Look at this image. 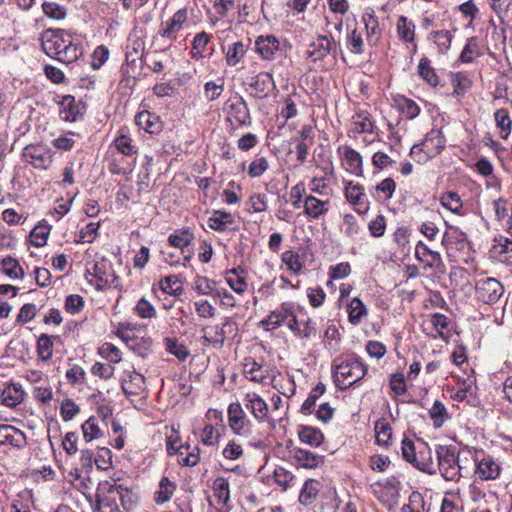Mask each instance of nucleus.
I'll return each mask as SVG.
<instances>
[{
  "label": "nucleus",
  "instance_id": "6e6d98bb",
  "mask_svg": "<svg viewBox=\"0 0 512 512\" xmlns=\"http://www.w3.org/2000/svg\"><path fill=\"white\" fill-rule=\"evenodd\" d=\"M480 55L481 51L477 40L475 37H471L467 40V43L460 54V60L464 63H470Z\"/></svg>",
  "mask_w": 512,
  "mask_h": 512
},
{
  "label": "nucleus",
  "instance_id": "393cba45",
  "mask_svg": "<svg viewBox=\"0 0 512 512\" xmlns=\"http://www.w3.org/2000/svg\"><path fill=\"white\" fill-rule=\"evenodd\" d=\"M136 124L150 134L159 133L162 130V122L159 117L149 111L139 112L135 117Z\"/></svg>",
  "mask_w": 512,
  "mask_h": 512
},
{
  "label": "nucleus",
  "instance_id": "2eb2a0df",
  "mask_svg": "<svg viewBox=\"0 0 512 512\" xmlns=\"http://www.w3.org/2000/svg\"><path fill=\"white\" fill-rule=\"evenodd\" d=\"M337 152L340 158L345 162L346 170L352 174L357 176H362L363 174V166H362V156L355 149L350 146L343 145L339 146Z\"/></svg>",
  "mask_w": 512,
  "mask_h": 512
},
{
  "label": "nucleus",
  "instance_id": "9d476101",
  "mask_svg": "<svg viewBox=\"0 0 512 512\" xmlns=\"http://www.w3.org/2000/svg\"><path fill=\"white\" fill-rule=\"evenodd\" d=\"M336 42L332 36L319 35L309 46L307 55L313 62L322 61L330 53H336Z\"/></svg>",
  "mask_w": 512,
  "mask_h": 512
},
{
  "label": "nucleus",
  "instance_id": "a19ab883",
  "mask_svg": "<svg viewBox=\"0 0 512 512\" xmlns=\"http://www.w3.org/2000/svg\"><path fill=\"white\" fill-rule=\"evenodd\" d=\"M397 32L401 40L411 43L414 41L415 25L407 17L400 16L397 21Z\"/></svg>",
  "mask_w": 512,
  "mask_h": 512
},
{
  "label": "nucleus",
  "instance_id": "603ef678",
  "mask_svg": "<svg viewBox=\"0 0 512 512\" xmlns=\"http://www.w3.org/2000/svg\"><path fill=\"white\" fill-rule=\"evenodd\" d=\"M160 288L163 292L173 296H179L183 292V288L180 285V281L178 277L175 275H169L164 277L160 281Z\"/></svg>",
  "mask_w": 512,
  "mask_h": 512
},
{
  "label": "nucleus",
  "instance_id": "20e7f679",
  "mask_svg": "<svg viewBox=\"0 0 512 512\" xmlns=\"http://www.w3.org/2000/svg\"><path fill=\"white\" fill-rule=\"evenodd\" d=\"M118 493L119 488L115 481L101 482L97 489L93 512H103V508L109 509L110 512H123L119 506Z\"/></svg>",
  "mask_w": 512,
  "mask_h": 512
},
{
  "label": "nucleus",
  "instance_id": "3c124183",
  "mask_svg": "<svg viewBox=\"0 0 512 512\" xmlns=\"http://www.w3.org/2000/svg\"><path fill=\"white\" fill-rule=\"evenodd\" d=\"M194 290L200 295H210L214 297L217 290L216 282L204 276H197L193 283Z\"/></svg>",
  "mask_w": 512,
  "mask_h": 512
},
{
  "label": "nucleus",
  "instance_id": "1a4fd4ad",
  "mask_svg": "<svg viewBox=\"0 0 512 512\" xmlns=\"http://www.w3.org/2000/svg\"><path fill=\"white\" fill-rule=\"evenodd\" d=\"M23 157L37 169H47L53 162L51 151L43 145L26 146Z\"/></svg>",
  "mask_w": 512,
  "mask_h": 512
},
{
  "label": "nucleus",
  "instance_id": "774afa93",
  "mask_svg": "<svg viewBox=\"0 0 512 512\" xmlns=\"http://www.w3.org/2000/svg\"><path fill=\"white\" fill-rule=\"evenodd\" d=\"M245 54L244 45L242 42H234L229 47L226 55L227 63L231 66L236 65Z\"/></svg>",
  "mask_w": 512,
  "mask_h": 512
},
{
  "label": "nucleus",
  "instance_id": "0e129e2a",
  "mask_svg": "<svg viewBox=\"0 0 512 512\" xmlns=\"http://www.w3.org/2000/svg\"><path fill=\"white\" fill-rule=\"evenodd\" d=\"M2 267L4 272L12 279L23 277L24 272L17 260L6 257L2 260Z\"/></svg>",
  "mask_w": 512,
  "mask_h": 512
},
{
  "label": "nucleus",
  "instance_id": "aec40b11",
  "mask_svg": "<svg viewBox=\"0 0 512 512\" xmlns=\"http://www.w3.org/2000/svg\"><path fill=\"white\" fill-rule=\"evenodd\" d=\"M304 214L309 219H318L324 216L330 208V200H320L313 195L304 199Z\"/></svg>",
  "mask_w": 512,
  "mask_h": 512
},
{
  "label": "nucleus",
  "instance_id": "9b49d317",
  "mask_svg": "<svg viewBox=\"0 0 512 512\" xmlns=\"http://www.w3.org/2000/svg\"><path fill=\"white\" fill-rule=\"evenodd\" d=\"M475 474L483 481L496 480L499 478L502 467L492 456H484L482 459H475Z\"/></svg>",
  "mask_w": 512,
  "mask_h": 512
},
{
  "label": "nucleus",
  "instance_id": "4468645a",
  "mask_svg": "<svg viewBox=\"0 0 512 512\" xmlns=\"http://www.w3.org/2000/svg\"><path fill=\"white\" fill-rule=\"evenodd\" d=\"M442 244L447 250L464 251L469 247L467 234L456 226H449L443 235Z\"/></svg>",
  "mask_w": 512,
  "mask_h": 512
},
{
  "label": "nucleus",
  "instance_id": "a211bd4d",
  "mask_svg": "<svg viewBox=\"0 0 512 512\" xmlns=\"http://www.w3.org/2000/svg\"><path fill=\"white\" fill-rule=\"evenodd\" d=\"M255 48L263 60H272L280 48V42L274 35H260L255 41Z\"/></svg>",
  "mask_w": 512,
  "mask_h": 512
},
{
  "label": "nucleus",
  "instance_id": "49530a36",
  "mask_svg": "<svg viewBox=\"0 0 512 512\" xmlns=\"http://www.w3.org/2000/svg\"><path fill=\"white\" fill-rule=\"evenodd\" d=\"M376 442L379 445H388L392 437V428L385 419H379L375 423Z\"/></svg>",
  "mask_w": 512,
  "mask_h": 512
},
{
  "label": "nucleus",
  "instance_id": "473e14b6",
  "mask_svg": "<svg viewBox=\"0 0 512 512\" xmlns=\"http://www.w3.org/2000/svg\"><path fill=\"white\" fill-rule=\"evenodd\" d=\"M418 74L431 86H437L439 83L438 75L435 69L431 66V62L427 57L420 59L418 64Z\"/></svg>",
  "mask_w": 512,
  "mask_h": 512
},
{
  "label": "nucleus",
  "instance_id": "a878e982",
  "mask_svg": "<svg viewBox=\"0 0 512 512\" xmlns=\"http://www.w3.org/2000/svg\"><path fill=\"white\" fill-rule=\"evenodd\" d=\"M266 372L262 365L257 363L253 358L245 359L243 373L248 380L256 383H264L267 379Z\"/></svg>",
  "mask_w": 512,
  "mask_h": 512
},
{
  "label": "nucleus",
  "instance_id": "37998d69",
  "mask_svg": "<svg viewBox=\"0 0 512 512\" xmlns=\"http://www.w3.org/2000/svg\"><path fill=\"white\" fill-rule=\"evenodd\" d=\"M494 118L497 127L501 130V138L507 139L512 127V121L509 116V112L505 108H501L495 111Z\"/></svg>",
  "mask_w": 512,
  "mask_h": 512
},
{
  "label": "nucleus",
  "instance_id": "8fccbe9b",
  "mask_svg": "<svg viewBox=\"0 0 512 512\" xmlns=\"http://www.w3.org/2000/svg\"><path fill=\"white\" fill-rule=\"evenodd\" d=\"M425 506L426 503L423 495L418 491H414L409 496L408 503L401 508V512H426Z\"/></svg>",
  "mask_w": 512,
  "mask_h": 512
},
{
  "label": "nucleus",
  "instance_id": "f03ea898",
  "mask_svg": "<svg viewBox=\"0 0 512 512\" xmlns=\"http://www.w3.org/2000/svg\"><path fill=\"white\" fill-rule=\"evenodd\" d=\"M333 371L337 387L345 390L364 378L367 368L359 359L347 358L335 364Z\"/></svg>",
  "mask_w": 512,
  "mask_h": 512
},
{
  "label": "nucleus",
  "instance_id": "0eeeda50",
  "mask_svg": "<svg viewBox=\"0 0 512 512\" xmlns=\"http://www.w3.org/2000/svg\"><path fill=\"white\" fill-rule=\"evenodd\" d=\"M70 38L64 30H47L42 36V48L48 56L58 59Z\"/></svg>",
  "mask_w": 512,
  "mask_h": 512
},
{
  "label": "nucleus",
  "instance_id": "6e6552de",
  "mask_svg": "<svg viewBox=\"0 0 512 512\" xmlns=\"http://www.w3.org/2000/svg\"><path fill=\"white\" fill-rule=\"evenodd\" d=\"M228 422L235 434L245 437L251 434L250 421L240 403H231L228 406Z\"/></svg>",
  "mask_w": 512,
  "mask_h": 512
},
{
  "label": "nucleus",
  "instance_id": "c756f323",
  "mask_svg": "<svg viewBox=\"0 0 512 512\" xmlns=\"http://www.w3.org/2000/svg\"><path fill=\"white\" fill-rule=\"evenodd\" d=\"M116 149L126 156H132L137 153V147L133 144V140L128 135L126 128H121L119 134L114 140Z\"/></svg>",
  "mask_w": 512,
  "mask_h": 512
},
{
  "label": "nucleus",
  "instance_id": "c9c22d12",
  "mask_svg": "<svg viewBox=\"0 0 512 512\" xmlns=\"http://www.w3.org/2000/svg\"><path fill=\"white\" fill-rule=\"evenodd\" d=\"M164 345L166 351L169 354L175 356L179 361H185L190 355V352L187 349V347L184 344L180 343L176 338H165Z\"/></svg>",
  "mask_w": 512,
  "mask_h": 512
},
{
  "label": "nucleus",
  "instance_id": "de8ad7c7",
  "mask_svg": "<svg viewBox=\"0 0 512 512\" xmlns=\"http://www.w3.org/2000/svg\"><path fill=\"white\" fill-rule=\"evenodd\" d=\"M362 21L365 25V30H366L368 40H370L371 37H373L374 35H377L380 33L378 18L373 9H367L364 12V14L362 16Z\"/></svg>",
  "mask_w": 512,
  "mask_h": 512
},
{
  "label": "nucleus",
  "instance_id": "f704fd0d",
  "mask_svg": "<svg viewBox=\"0 0 512 512\" xmlns=\"http://www.w3.org/2000/svg\"><path fill=\"white\" fill-rule=\"evenodd\" d=\"M325 385L319 382L309 393L307 399L301 406V413L304 415H310L314 412L316 401L325 393Z\"/></svg>",
  "mask_w": 512,
  "mask_h": 512
},
{
  "label": "nucleus",
  "instance_id": "39448f33",
  "mask_svg": "<svg viewBox=\"0 0 512 512\" xmlns=\"http://www.w3.org/2000/svg\"><path fill=\"white\" fill-rule=\"evenodd\" d=\"M505 288L502 283L493 277L479 279L475 283L477 300L484 304L494 305L504 295Z\"/></svg>",
  "mask_w": 512,
  "mask_h": 512
},
{
  "label": "nucleus",
  "instance_id": "b1692460",
  "mask_svg": "<svg viewBox=\"0 0 512 512\" xmlns=\"http://www.w3.org/2000/svg\"><path fill=\"white\" fill-rule=\"evenodd\" d=\"M24 390L19 383H10L1 393L2 403L10 408L20 404L24 399Z\"/></svg>",
  "mask_w": 512,
  "mask_h": 512
},
{
  "label": "nucleus",
  "instance_id": "a18cd8bd",
  "mask_svg": "<svg viewBox=\"0 0 512 512\" xmlns=\"http://www.w3.org/2000/svg\"><path fill=\"white\" fill-rule=\"evenodd\" d=\"M441 204L452 213L461 215L463 204L457 192L448 191L441 197Z\"/></svg>",
  "mask_w": 512,
  "mask_h": 512
},
{
  "label": "nucleus",
  "instance_id": "4d7b16f0",
  "mask_svg": "<svg viewBox=\"0 0 512 512\" xmlns=\"http://www.w3.org/2000/svg\"><path fill=\"white\" fill-rule=\"evenodd\" d=\"M248 211L253 213H260L267 210L268 199L266 194L253 193L247 202Z\"/></svg>",
  "mask_w": 512,
  "mask_h": 512
},
{
  "label": "nucleus",
  "instance_id": "c85d7f7f",
  "mask_svg": "<svg viewBox=\"0 0 512 512\" xmlns=\"http://www.w3.org/2000/svg\"><path fill=\"white\" fill-rule=\"evenodd\" d=\"M234 222L231 213L226 211L216 210L208 219V226L218 232H224L227 226Z\"/></svg>",
  "mask_w": 512,
  "mask_h": 512
},
{
  "label": "nucleus",
  "instance_id": "c03bdc74",
  "mask_svg": "<svg viewBox=\"0 0 512 512\" xmlns=\"http://www.w3.org/2000/svg\"><path fill=\"white\" fill-rule=\"evenodd\" d=\"M51 231V226L47 223H39L30 233L31 243L35 247H42L46 244Z\"/></svg>",
  "mask_w": 512,
  "mask_h": 512
},
{
  "label": "nucleus",
  "instance_id": "dca6fc26",
  "mask_svg": "<svg viewBox=\"0 0 512 512\" xmlns=\"http://www.w3.org/2000/svg\"><path fill=\"white\" fill-rule=\"evenodd\" d=\"M294 312V304L292 302H284L278 308L271 311L267 318L262 321V324L270 325L272 329H276L286 324Z\"/></svg>",
  "mask_w": 512,
  "mask_h": 512
},
{
  "label": "nucleus",
  "instance_id": "79ce46f5",
  "mask_svg": "<svg viewBox=\"0 0 512 512\" xmlns=\"http://www.w3.org/2000/svg\"><path fill=\"white\" fill-rule=\"evenodd\" d=\"M430 418L433 421L435 428H441L446 420L449 419V414L444 404L436 400L432 407L429 409Z\"/></svg>",
  "mask_w": 512,
  "mask_h": 512
},
{
  "label": "nucleus",
  "instance_id": "2f4dec72",
  "mask_svg": "<svg viewBox=\"0 0 512 512\" xmlns=\"http://www.w3.org/2000/svg\"><path fill=\"white\" fill-rule=\"evenodd\" d=\"M176 490V484L170 481L167 477H162L159 482V489L155 493V502L157 504H164L168 502Z\"/></svg>",
  "mask_w": 512,
  "mask_h": 512
},
{
  "label": "nucleus",
  "instance_id": "13d9d810",
  "mask_svg": "<svg viewBox=\"0 0 512 512\" xmlns=\"http://www.w3.org/2000/svg\"><path fill=\"white\" fill-rule=\"evenodd\" d=\"M492 206L495 213V219L497 221L509 222L512 217V210L508 207V201L504 198H499L492 202Z\"/></svg>",
  "mask_w": 512,
  "mask_h": 512
},
{
  "label": "nucleus",
  "instance_id": "f8f14e48",
  "mask_svg": "<svg viewBox=\"0 0 512 512\" xmlns=\"http://www.w3.org/2000/svg\"><path fill=\"white\" fill-rule=\"evenodd\" d=\"M228 117L231 123L235 122L238 126H250L251 117L248 105L242 96L238 97L236 102H227Z\"/></svg>",
  "mask_w": 512,
  "mask_h": 512
},
{
  "label": "nucleus",
  "instance_id": "e433bc0d",
  "mask_svg": "<svg viewBox=\"0 0 512 512\" xmlns=\"http://www.w3.org/2000/svg\"><path fill=\"white\" fill-rule=\"evenodd\" d=\"M214 496L218 504L227 505L230 500L229 482L226 478L218 477L213 482Z\"/></svg>",
  "mask_w": 512,
  "mask_h": 512
},
{
  "label": "nucleus",
  "instance_id": "338daca9",
  "mask_svg": "<svg viewBox=\"0 0 512 512\" xmlns=\"http://www.w3.org/2000/svg\"><path fill=\"white\" fill-rule=\"evenodd\" d=\"M135 311L143 319H151L156 316L155 307L144 297L137 302Z\"/></svg>",
  "mask_w": 512,
  "mask_h": 512
},
{
  "label": "nucleus",
  "instance_id": "72a5a7b5",
  "mask_svg": "<svg viewBox=\"0 0 512 512\" xmlns=\"http://www.w3.org/2000/svg\"><path fill=\"white\" fill-rule=\"evenodd\" d=\"M345 197L350 204L359 206L364 203L366 194L361 185L349 181L345 184Z\"/></svg>",
  "mask_w": 512,
  "mask_h": 512
},
{
  "label": "nucleus",
  "instance_id": "680f3d73",
  "mask_svg": "<svg viewBox=\"0 0 512 512\" xmlns=\"http://www.w3.org/2000/svg\"><path fill=\"white\" fill-rule=\"evenodd\" d=\"M118 488L119 506L123 512H128L135 505L134 494L128 488L120 484H118Z\"/></svg>",
  "mask_w": 512,
  "mask_h": 512
},
{
  "label": "nucleus",
  "instance_id": "e2e57ef3",
  "mask_svg": "<svg viewBox=\"0 0 512 512\" xmlns=\"http://www.w3.org/2000/svg\"><path fill=\"white\" fill-rule=\"evenodd\" d=\"M281 259L287 265L288 269L294 274L301 272L303 265L298 253L291 250L285 251L281 256Z\"/></svg>",
  "mask_w": 512,
  "mask_h": 512
},
{
  "label": "nucleus",
  "instance_id": "7ed1b4c3",
  "mask_svg": "<svg viewBox=\"0 0 512 512\" xmlns=\"http://www.w3.org/2000/svg\"><path fill=\"white\" fill-rule=\"evenodd\" d=\"M445 147V138L440 129H431L420 144H415L410 150V155L418 163H426L430 159L441 154Z\"/></svg>",
  "mask_w": 512,
  "mask_h": 512
},
{
  "label": "nucleus",
  "instance_id": "cd10ccee",
  "mask_svg": "<svg viewBox=\"0 0 512 512\" xmlns=\"http://www.w3.org/2000/svg\"><path fill=\"white\" fill-rule=\"evenodd\" d=\"M293 458L298 466L307 469H314L318 467L319 463L321 462L320 456L309 450L301 448L294 449Z\"/></svg>",
  "mask_w": 512,
  "mask_h": 512
},
{
  "label": "nucleus",
  "instance_id": "864d4df0",
  "mask_svg": "<svg viewBox=\"0 0 512 512\" xmlns=\"http://www.w3.org/2000/svg\"><path fill=\"white\" fill-rule=\"evenodd\" d=\"M194 236L190 233L189 229H182L168 237V242L171 246L177 248H184L191 244Z\"/></svg>",
  "mask_w": 512,
  "mask_h": 512
},
{
  "label": "nucleus",
  "instance_id": "052dcab7",
  "mask_svg": "<svg viewBox=\"0 0 512 512\" xmlns=\"http://www.w3.org/2000/svg\"><path fill=\"white\" fill-rule=\"evenodd\" d=\"M42 10L47 17L55 20H62L67 15L66 9L55 2H44Z\"/></svg>",
  "mask_w": 512,
  "mask_h": 512
},
{
  "label": "nucleus",
  "instance_id": "bf43d9fd",
  "mask_svg": "<svg viewBox=\"0 0 512 512\" xmlns=\"http://www.w3.org/2000/svg\"><path fill=\"white\" fill-rule=\"evenodd\" d=\"M82 432L84 439L89 442L93 439H97L102 435L98 423L94 417H90L82 425Z\"/></svg>",
  "mask_w": 512,
  "mask_h": 512
},
{
  "label": "nucleus",
  "instance_id": "ea45409f",
  "mask_svg": "<svg viewBox=\"0 0 512 512\" xmlns=\"http://www.w3.org/2000/svg\"><path fill=\"white\" fill-rule=\"evenodd\" d=\"M367 315V308L359 298H354L348 305V320L353 325H358L362 317Z\"/></svg>",
  "mask_w": 512,
  "mask_h": 512
},
{
  "label": "nucleus",
  "instance_id": "bb28decb",
  "mask_svg": "<svg viewBox=\"0 0 512 512\" xmlns=\"http://www.w3.org/2000/svg\"><path fill=\"white\" fill-rule=\"evenodd\" d=\"M298 436L301 442L314 447L320 446L324 441V435L321 430L313 426H300Z\"/></svg>",
  "mask_w": 512,
  "mask_h": 512
},
{
  "label": "nucleus",
  "instance_id": "7c9ffc66",
  "mask_svg": "<svg viewBox=\"0 0 512 512\" xmlns=\"http://www.w3.org/2000/svg\"><path fill=\"white\" fill-rule=\"evenodd\" d=\"M319 488V481L315 479L306 480L299 495V502L303 505H311L318 496Z\"/></svg>",
  "mask_w": 512,
  "mask_h": 512
},
{
  "label": "nucleus",
  "instance_id": "423d86ee",
  "mask_svg": "<svg viewBox=\"0 0 512 512\" xmlns=\"http://www.w3.org/2000/svg\"><path fill=\"white\" fill-rule=\"evenodd\" d=\"M416 258L424 263L425 270H432L435 275H443L446 272L445 264L438 251L431 250L424 242L419 241L415 249Z\"/></svg>",
  "mask_w": 512,
  "mask_h": 512
},
{
  "label": "nucleus",
  "instance_id": "09e8293b",
  "mask_svg": "<svg viewBox=\"0 0 512 512\" xmlns=\"http://www.w3.org/2000/svg\"><path fill=\"white\" fill-rule=\"evenodd\" d=\"M37 352L41 360L48 361L53 356L52 337L47 334H41L37 341Z\"/></svg>",
  "mask_w": 512,
  "mask_h": 512
},
{
  "label": "nucleus",
  "instance_id": "412c9836",
  "mask_svg": "<svg viewBox=\"0 0 512 512\" xmlns=\"http://www.w3.org/2000/svg\"><path fill=\"white\" fill-rule=\"evenodd\" d=\"M26 444L25 434L18 428L0 424V445H11L14 447H22Z\"/></svg>",
  "mask_w": 512,
  "mask_h": 512
},
{
  "label": "nucleus",
  "instance_id": "4c0bfd02",
  "mask_svg": "<svg viewBox=\"0 0 512 512\" xmlns=\"http://www.w3.org/2000/svg\"><path fill=\"white\" fill-rule=\"evenodd\" d=\"M82 54V47L78 44H75L71 37L67 42L66 47H64L63 51L60 53L57 60L65 64H69L78 60Z\"/></svg>",
  "mask_w": 512,
  "mask_h": 512
},
{
  "label": "nucleus",
  "instance_id": "58836bf2",
  "mask_svg": "<svg viewBox=\"0 0 512 512\" xmlns=\"http://www.w3.org/2000/svg\"><path fill=\"white\" fill-rule=\"evenodd\" d=\"M187 19V13L185 10H178L167 24L166 28H164L161 32V35L166 38H174L175 33L179 31L182 24Z\"/></svg>",
  "mask_w": 512,
  "mask_h": 512
},
{
  "label": "nucleus",
  "instance_id": "5fc2aeb1",
  "mask_svg": "<svg viewBox=\"0 0 512 512\" xmlns=\"http://www.w3.org/2000/svg\"><path fill=\"white\" fill-rule=\"evenodd\" d=\"M347 46L353 54H363L365 50L364 39L360 31L354 28L347 35Z\"/></svg>",
  "mask_w": 512,
  "mask_h": 512
},
{
  "label": "nucleus",
  "instance_id": "6ab92c4d",
  "mask_svg": "<svg viewBox=\"0 0 512 512\" xmlns=\"http://www.w3.org/2000/svg\"><path fill=\"white\" fill-rule=\"evenodd\" d=\"M250 87L255 92L253 96L262 99L266 98L276 88V85L270 73L262 72L252 78Z\"/></svg>",
  "mask_w": 512,
  "mask_h": 512
},
{
  "label": "nucleus",
  "instance_id": "f3484780",
  "mask_svg": "<svg viewBox=\"0 0 512 512\" xmlns=\"http://www.w3.org/2000/svg\"><path fill=\"white\" fill-rule=\"evenodd\" d=\"M121 388L126 395H139L145 388V378L135 370L124 371Z\"/></svg>",
  "mask_w": 512,
  "mask_h": 512
},
{
  "label": "nucleus",
  "instance_id": "4be33fe9",
  "mask_svg": "<svg viewBox=\"0 0 512 512\" xmlns=\"http://www.w3.org/2000/svg\"><path fill=\"white\" fill-rule=\"evenodd\" d=\"M244 404L258 421L267 420L268 405L258 394L247 393L244 397Z\"/></svg>",
  "mask_w": 512,
  "mask_h": 512
},
{
  "label": "nucleus",
  "instance_id": "5701e85b",
  "mask_svg": "<svg viewBox=\"0 0 512 512\" xmlns=\"http://www.w3.org/2000/svg\"><path fill=\"white\" fill-rule=\"evenodd\" d=\"M423 446L419 448L415 460L411 463L415 468L428 474L435 473V466L432 457V451L426 443H421Z\"/></svg>",
  "mask_w": 512,
  "mask_h": 512
},
{
  "label": "nucleus",
  "instance_id": "f257e3e1",
  "mask_svg": "<svg viewBox=\"0 0 512 512\" xmlns=\"http://www.w3.org/2000/svg\"><path fill=\"white\" fill-rule=\"evenodd\" d=\"M436 454L438 468L442 477L447 481H459L463 473L467 472V466L462 465L460 455L451 445H437Z\"/></svg>",
  "mask_w": 512,
  "mask_h": 512
},
{
  "label": "nucleus",
  "instance_id": "69168bd1",
  "mask_svg": "<svg viewBox=\"0 0 512 512\" xmlns=\"http://www.w3.org/2000/svg\"><path fill=\"white\" fill-rule=\"evenodd\" d=\"M229 286L238 294L243 293L247 288V282L244 277L240 276L236 269L231 270L226 277Z\"/></svg>",
  "mask_w": 512,
  "mask_h": 512
},
{
  "label": "nucleus",
  "instance_id": "ddd939ff",
  "mask_svg": "<svg viewBox=\"0 0 512 512\" xmlns=\"http://www.w3.org/2000/svg\"><path fill=\"white\" fill-rule=\"evenodd\" d=\"M209 327H204L202 331L205 333L203 336V340L206 343H212V344H218L220 346L223 345L224 341L228 337H234L237 334L238 328L235 322H233L230 318H225L224 322L222 323V326L215 327V334L214 336H207V330Z\"/></svg>",
  "mask_w": 512,
  "mask_h": 512
}]
</instances>
